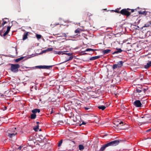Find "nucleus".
<instances>
[{
	"label": "nucleus",
	"mask_w": 151,
	"mask_h": 151,
	"mask_svg": "<svg viewBox=\"0 0 151 151\" xmlns=\"http://www.w3.org/2000/svg\"><path fill=\"white\" fill-rule=\"evenodd\" d=\"M139 9V7H138L137 9H133V13L135 12L136 15L133 16V22H134V23H139V20L138 19V15L140 14L144 15L145 16L146 15L147 12L145 11H141L138 10Z\"/></svg>",
	"instance_id": "obj_1"
},
{
	"label": "nucleus",
	"mask_w": 151,
	"mask_h": 151,
	"mask_svg": "<svg viewBox=\"0 0 151 151\" xmlns=\"http://www.w3.org/2000/svg\"><path fill=\"white\" fill-rule=\"evenodd\" d=\"M119 141L118 140H115L113 141H111L107 144L104 145L100 149L99 151H104L105 148L107 147L110 146H115L119 143Z\"/></svg>",
	"instance_id": "obj_2"
},
{
	"label": "nucleus",
	"mask_w": 151,
	"mask_h": 151,
	"mask_svg": "<svg viewBox=\"0 0 151 151\" xmlns=\"http://www.w3.org/2000/svg\"><path fill=\"white\" fill-rule=\"evenodd\" d=\"M23 67H25L26 68H29L27 67H11L10 68V70L13 73L17 72L19 70L20 71H24Z\"/></svg>",
	"instance_id": "obj_3"
},
{
	"label": "nucleus",
	"mask_w": 151,
	"mask_h": 151,
	"mask_svg": "<svg viewBox=\"0 0 151 151\" xmlns=\"http://www.w3.org/2000/svg\"><path fill=\"white\" fill-rule=\"evenodd\" d=\"M128 10H131V11L132 12V9H122L120 13L122 15L128 16L130 15L131 13L128 11Z\"/></svg>",
	"instance_id": "obj_4"
},
{
	"label": "nucleus",
	"mask_w": 151,
	"mask_h": 151,
	"mask_svg": "<svg viewBox=\"0 0 151 151\" xmlns=\"http://www.w3.org/2000/svg\"><path fill=\"white\" fill-rule=\"evenodd\" d=\"M138 23H137L138 24ZM137 23H134V24H133V35H135L138 32L139 30L137 28H139L138 26H137L136 24H135Z\"/></svg>",
	"instance_id": "obj_5"
},
{
	"label": "nucleus",
	"mask_w": 151,
	"mask_h": 151,
	"mask_svg": "<svg viewBox=\"0 0 151 151\" xmlns=\"http://www.w3.org/2000/svg\"><path fill=\"white\" fill-rule=\"evenodd\" d=\"M134 105L137 107H140L142 106V104L139 100H136L134 103Z\"/></svg>",
	"instance_id": "obj_6"
},
{
	"label": "nucleus",
	"mask_w": 151,
	"mask_h": 151,
	"mask_svg": "<svg viewBox=\"0 0 151 151\" xmlns=\"http://www.w3.org/2000/svg\"><path fill=\"white\" fill-rule=\"evenodd\" d=\"M118 122H119V124H117L116 122H115V123H116V124L114 123V124L116 125L117 127H118V129H122V128L120 127L121 126H122L123 125H124L125 124V122H123V121H118Z\"/></svg>",
	"instance_id": "obj_7"
},
{
	"label": "nucleus",
	"mask_w": 151,
	"mask_h": 151,
	"mask_svg": "<svg viewBox=\"0 0 151 151\" xmlns=\"http://www.w3.org/2000/svg\"><path fill=\"white\" fill-rule=\"evenodd\" d=\"M115 78L113 79V81H114L116 83H118L121 81V79L119 76L117 75L115 77Z\"/></svg>",
	"instance_id": "obj_8"
},
{
	"label": "nucleus",
	"mask_w": 151,
	"mask_h": 151,
	"mask_svg": "<svg viewBox=\"0 0 151 151\" xmlns=\"http://www.w3.org/2000/svg\"><path fill=\"white\" fill-rule=\"evenodd\" d=\"M132 45L131 43L129 42L127 43V48L126 49L127 50V53H129V51L131 50L132 48Z\"/></svg>",
	"instance_id": "obj_9"
},
{
	"label": "nucleus",
	"mask_w": 151,
	"mask_h": 151,
	"mask_svg": "<svg viewBox=\"0 0 151 151\" xmlns=\"http://www.w3.org/2000/svg\"><path fill=\"white\" fill-rule=\"evenodd\" d=\"M17 134V132L14 131L13 133H8V136L10 138H12L13 137H14Z\"/></svg>",
	"instance_id": "obj_10"
},
{
	"label": "nucleus",
	"mask_w": 151,
	"mask_h": 151,
	"mask_svg": "<svg viewBox=\"0 0 151 151\" xmlns=\"http://www.w3.org/2000/svg\"><path fill=\"white\" fill-rule=\"evenodd\" d=\"M64 107L66 111L70 110L71 107L68 104H64Z\"/></svg>",
	"instance_id": "obj_11"
},
{
	"label": "nucleus",
	"mask_w": 151,
	"mask_h": 151,
	"mask_svg": "<svg viewBox=\"0 0 151 151\" xmlns=\"http://www.w3.org/2000/svg\"><path fill=\"white\" fill-rule=\"evenodd\" d=\"M52 67H34L32 68L35 67L38 69H50Z\"/></svg>",
	"instance_id": "obj_12"
},
{
	"label": "nucleus",
	"mask_w": 151,
	"mask_h": 151,
	"mask_svg": "<svg viewBox=\"0 0 151 151\" xmlns=\"http://www.w3.org/2000/svg\"><path fill=\"white\" fill-rule=\"evenodd\" d=\"M142 91V90H141L139 89L138 88H137L136 90H134V91L133 93V94L135 96V94L138 93H140Z\"/></svg>",
	"instance_id": "obj_13"
},
{
	"label": "nucleus",
	"mask_w": 151,
	"mask_h": 151,
	"mask_svg": "<svg viewBox=\"0 0 151 151\" xmlns=\"http://www.w3.org/2000/svg\"><path fill=\"white\" fill-rule=\"evenodd\" d=\"M24 58H25L24 60L27 59L26 57H21L19 58H18L15 60V61L17 62H18L19 61H20Z\"/></svg>",
	"instance_id": "obj_14"
},
{
	"label": "nucleus",
	"mask_w": 151,
	"mask_h": 151,
	"mask_svg": "<svg viewBox=\"0 0 151 151\" xmlns=\"http://www.w3.org/2000/svg\"><path fill=\"white\" fill-rule=\"evenodd\" d=\"M29 33V32H26L24 33L23 37V40H25L27 38V36L28 35Z\"/></svg>",
	"instance_id": "obj_15"
},
{
	"label": "nucleus",
	"mask_w": 151,
	"mask_h": 151,
	"mask_svg": "<svg viewBox=\"0 0 151 151\" xmlns=\"http://www.w3.org/2000/svg\"><path fill=\"white\" fill-rule=\"evenodd\" d=\"M11 28V27L8 26L6 31L4 33L3 36H5L9 32Z\"/></svg>",
	"instance_id": "obj_16"
},
{
	"label": "nucleus",
	"mask_w": 151,
	"mask_h": 151,
	"mask_svg": "<svg viewBox=\"0 0 151 151\" xmlns=\"http://www.w3.org/2000/svg\"><path fill=\"white\" fill-rule=\"evenodd\" d=\"M32 112L33 113L35 114L37 113H40V110L39 109H36L32 110Z\"/></svg>",
	"instance_id": "obj_17"
},
{
	"label": "nucleus",
	"mask_w": 151,
	"mask_h": 151,
	"mask_svg": "<svg viewBox=\"0 0 151 151\" xmlns=\"http://www.w3.org/2000/svg\"><path fill=\"white\" fill-rule=\"evenodd\" d=\"M111 51L109 49H106L103 51V53L104 54H107L109 53Z\"/></svg>",
	"instance_id": "obj_18"
},
{
	"label": "nucleus",
	"mask_w": 151,
	"mask_h": 151,
	"mask_svg": "<svg viewBox=\"0 0 151 151\" xmlns=\"http://www.w3.org/2000/svg\"><path fill=\"white\" fill-rule=\"evenodd\" d=\"M4 19L5 20H3V23L2 24V25L3 26L5 24L9 22V20L7 18H5Z\"/></svg>",
	"instance_id": "obj_19"
},
{
	"label": "nucleus",
	"mask_w": 151,
	"mask_h": 151,
	"mask_svg": "<svg viewBox=\"0 0 151 151\" xmlns=\"http://www.w3.org/2000/svg\"><path fill=\"white\" fill-rule=\"evenodd\" d=\"M98 108L99 109H102V110H104L106 108V107L104 106H98Z\"/></svg>",
	"instance_id": "obj_20"
},
{
	"label": "nucleus",
	"mask_w": 151,
	"mask_h": 151,
	"mask_svg": "<svg viewBox=\"0 0 151 151\" xmlns=\"http://www.w3.org/2000/svg\"><path fill=\"white\" fill-rule=\"evenodd\" d=\"M122 50H121V49H117L116 51L114 52L113 53V54H115L116 53H120L122 52Z\"/></svg>",
	"instance_id": "obj_21"
},
{
	"label": "nucleus",
	"mask_w": 151,
	"mask_h": 151,
	"mask_svg": "<svg viewBox=\"0 0 151 151\" xmlns=\"http://www.w3.org/2000/svg\"><path fill=\"white\" fill-rule=\"evenodd\" d=\"M36 114L33 113L31 115V118L32 119H34L36 118Z\"/></svg>",
	"instance_id": "obj_22"
},
{
	"label": "nucleus",
	"mask_w": 151,
	"mask_h": 151,
	"mask_svg": "<svg viewBox=\"0 0 151 151\" xmlns=\"http://www.w3.org/2000/svg\"><path fill=\"white\" fill-rule=\"evenodd\" d=\"M99 58V57L98 56H96L93 57H92L90 58V60H93L97 59Z\"/></svg>",
	"instance_id": "obj_23"
},
{
	"label": "nucleus",
	"mask_w": 151,
	"mask_h": 151,
	"mask_svg": "<svg viewBox=\"0 0 151 151\" xmlns=\"http://www.w3.org/2000/svg\"><path fill=\"white\" fill-rule=\"evenodd\" d=\"M123 62L122 61H120L118 63V65H122ZM117 65L116 64H114L113 65V66H117Z\"/></svg>",
	"instance_id": "obj_24"
},
{
	"label": "nucleus",
	"mask_w": 151,
	"mask_h": 151,
	"mask_svg": "<svg viewBox=\"0 0 151 151\" xmlns=\"http://www.w3.org/2000/svg\"><path fill=\"white\" fill-rule=\"evenodd\" d=\"M79 148L80 150H82L84 149V147L82 145H79Z\"/></svg>",
	"instance_id": "obj_25"
},
{
	"label": "nucleus",
	"mask_w": 151,
	"mask_h": 151,
	"mask_svg": "<svg viewBox=\"0 0 151 151\" xmlns=\"http://www.w3.org/2000/svg\"><path fill=\"white\" fill-rule=\"evenodd\" d=\"M116 89V88L115 87H113L112 88V93H114L115 95H116V91H115Z\"/></svg>",
	"instance_id": "obj_26"
},
{
	"label": "nucleus",
	"mask_w": 151,
	"mask_h": 151,
	"mask_svg": "<svg viewBox=\"0 0 151 151\" xmlns=\"http://www.w3.org/2000/svg\"><path fill=\"white\" fill-rule=\"evenodd\" d=\"M151 25V21L148 22L147 23L145 24V27H149Z\"/></svg>",
	"instance_id": "obj_27"
},
{
	"label": "nucleus",
	"mask_w": 151,
	"mask_h": 151,
	"mask_svg": "<svg viewBox=\"0 0 151 151\" xmlns=\"http://www.w3.org/2000/svg\"><path fill=\"white\" fill-rule=\"evenodd\" d=\"M39 125H37L35 127H34V130L36 132L39 129Z\"/></svg>",
	"instance_id": "obj_28"
},
{
	"label": "nucleus",
	"mask_w": 151,
	"mask_h": 151,
	"mask_svg": "<svg viewBox=\"0 0 151 151\" xmlns=\"http://www.w3.org/2000/svg\"><path fill=\"white\" fill-rule=\"evenodd\" d=\"M84 109H85V110L86 111H87L88 112H89V111H90V110L91 109L90 108H89V107H84Z\"/></svg>",
	"instance_id": "obj_29"
},
{
	"label": "nucleus",
	"mask_w": 151,
	"mask_h": 151,
	"mask_svg": "<svg viewBox=\"0 0 151 151\" xmlns=\"http://www.w3.org/2000/svg\"><path fill=\"white\" fill-rule=\"evenodd\" d=\"M63 140L62 139L60 141H59L58 144V147H60L61 145L63 142Z\"/></svg>",
	"instance_id": "obj_30"
},
{
	"label": "nucleus",
	"mask_w": 151,
	"mask_h": 151,
	"mask_svg": "<svg viewBox=\"0 0 151 151\" xmlns=\"http://www.w3.org/2000/svg\"><path fill=\"white\" fill-rule=\"evenodd\" d=\"M36 37L38 39H40L41 37V35H40L36 34Z\"/></svg>",
	"instance_id": "obj_31"
},
{
	"label": "nucleus",
	"mask_w": 151,
	"mask_h": 151,
	"mask_svg": "<svg viewBox=\"0 0 151 151\" xmlns=\"http://www.w3.org/2000/svg\"><path fill=\"white\" fill-rule=\"evenodd\" d=\"M144 66H151V61H148L147 65Z\"/></svg>",
	"instance_id": "obj_32"
},
{
	"label": "nucleus",
	"mask_w": 151,
	"mask_h": 151,
	"mask_svg": "<svg viewBox=\"0 0 151 151\" xmlns=\"http://www.w3.org/2000/svg\"><path fill=\"white\" fill-rule=\"evenodd\" d=\"M73 58L72 57H70L69 58V59H68L67 60L65 61V62H63V63H60V64H57V65H59L60 64H61V63H64V62H66V61H68V60H70L71 59H72Z\"/></svg>",
	"instance_id": "obj_33"
},
{
	"label": "nucleus",
	"mask_w": 151,
	"mask_h": 151,
	"mask_svg": "<svg viewBox=\"0 0 151 151\" xmlns=\"http://www.w3.org/2000/svg\"><path fill=\"white\" fill-rule=\"evenodd\" d=\"M95 50H94L93 49H92L91 48H88V49H87L86 50H85V51H93Z\"/></svg>",
	"instance_id": "obj_34"
},
{
	"label": "nucleus",
	"mask_w": 151,
	"mask_h": 151,
	"mask_svg": "<svg viewBox=\"0 0 151 151\" xmlns=\"http://www.w3.org/2000/svg\"><path fill=\"white\" fill-rule=\"evenodd\" d=\"M62 54H66L69 56H70L72 55V53H66L65 52H64Z\"/></svg>",
	"instance_id": "obj_35"
},
{
	"label": "nucleus",
	"mask_w": 151,
	"mask_h": 151,
	"mask_svg": "<svg viewBox=\"0 0 151 151\" xmlns=\"http://www.w3.org/2000/svg\"><path fill=\"white\" fill-rule=\"evenodd\" d=\"M75 32L76 33H79L80 32V30L79 29H77L75 31Z\"/></svg>",
	"instance_id": "obj_36"
},
{
	"label": "nucleus",
	"mask_w": 151,
	"mask_h": 151,
	"mask_svg": "<svg viewBox=\"0 0 151 151\" xmlns=\"http://www.w3.org/2000/svg\"><path fill=\"white\" fill-rule=\"evenodd\" d=\"M53 50L52 48H48L46 51H51Z\"/></svg>",
	"instance_id": "obj_37"
},
{
	"label": "nucleus",
	"mask_w": 151,
	"mask_h": 151,
	"mask_svg": "<svg viewBox=\"0 0 151 151\" xmlns=\"http://www.w3.org/2000/svg\"><path fill=\"white\" fill-rule=\"evenodd\" d=\"M58 123L60 124H62L64 123V122L63 121H59L58 122Z\"/></svg>",
	"instance_id": "obj_38"
},
{
	"label": "nucleus",
	"mask_w": 151,
	"mask_h": 151,
	"mask_svg": "<svg viewBox=\"0 0 151 151\" xmlns=\"http://www.w3.org/2000/svg\"><path fill=\"white\" fill-rule=\"evenodd\" d=\"M62 36H66V34L65 33H62V35H60L59 37H62Z\"/></svg>",
	"instance_id": "obj_39"
},
{
	"label": "nucleus",
	"mask_w": 151,
	"mask_h": 151,
	"mask_svg": "<svg viewBox=\"0 0 151 151\" xmlns=\"http://www.w3.org/2000/svg\"><path fill=\"white\" fill-rule=\"evenodd\" d=\"M63 52H64L60 51L58 52V54H63L62 53H63Z\"/></svg>",
	"instance_id": "obj_40"
},
{
	"label": "nucleus",
	"mask_w": 151,
	"mask_h": 151,
	"mask_svg": "<svg viewBox=\"0 0 151 151\" xmlns=\"http://www.w3.org/2000/svg\"><path fill=\"white\" fill-rule=\"evenodd\" d=\"M117 67H112V69L113 70H114L116 68H117Z\"/></svg>",
	"instance_id": "obj_41"
},
{
	"label": "nucleus",
	"mask_w": 151,
	"mask_h": 151,
	"mask_svg": "<svg viewBox=\"0 0 151 151\" xmlns=\"http://www.w3.org/2000/svg\"><path fill=\"white\" fill-rule=\"evenodd\" d=\"M11 66H19V65H18V64H17V65L12 64Z\"/></svg>",
	"instance_id": "obj_42"
},
{
	"label": "nucleus",
	"mask_w": 151,
	"mask_h": 151,
	"mask_svg": "<svg viewBox=\"0 0 151 151\" xmlns=\"http://www.w3.org/2000/svg\"><path fill=\"white\" fill-rule=\"evenodd\" d=\"M151 131V129H148V130H147L146 132H150V131Z\"/></svg>",
	"instance_id": "obj_43"
},
{
	"label": "nucleus",
	"mask_w": 151,
	"mask_h": 151,
	"mask_svg": "<svg viewBox=\"0 0 151 151\" xmlns=\"http://www.w3.org/2000/svg\"><path fill=\"white\" fill-rule=\"evenodd\" d=\"M147 89H144L143 90V91H144V92L145 93V92H146V91H147Z\"/></svg>",
	"instance_id": "obj_44"
},
{
	"label": "nucleus",
	"mask_w": 151,
	"mask_h": 151,
	"mask_svg": "<svg viewBox=\"0 0 151 151\" xmlns=\"http://www.w3.org/2000/svg\"><path fill=\"white\" fill-rule=\"evenodd\" d=\"M86 124V123L84 122H83L81 124V125H83V124Z\"/></svg>",
	"instance_id": "obj_45"
},
{
	"label": "nucleus",
	"mask_w": 151,
	"mask_h": 151,
	"mask_svg": "<svg viewBox=\"0 0 151 151\" xmlns=\"http://www.w3.org/2000/svg\"><path fill=\"white\" fill-rule=\"evenodd\" d=\"M21 148H22V147L21 146H19L18 147V149L20 150L21 149Z\"/></svg>",
	"instance_id": "obj_46"
},
{
	"label": "nucleus",
	"mask_w": 151,
	"mask_h": 151,
	"mask_svg": "<svg viewBox=\"0 0 151 151\" xmlns=\"http://www.w3.org/2000/svg\"><path fill=\"white\" fill-rule=\"evenodd\" d=\"M145 68V69H148V68H149L150 67H144Z\"/></svg>",
	"instance_id": "obj_47"
},
{
	"label": "nucleus",
	"mask_w": 151,
	"mask_h": 151,
	"mask_svg": "<svg viewBox=\"0 0 151 151\" xmlns=\"http://www.w3.org/2000/svg\"><path fill=\"white\" fill-rule=\"evenodd\" d=\"M36 123L37 125H38L39 124H40V122H37Z\"/></svg>",
	"instance_id": "obj_48"
},
{
	"label": "nucleus",
	"mask_w": 151,
	"mask_h": 151,
	"mask_svg": "<svg viewBox=\"0 0 151 151\" xmlns=\"http://www.w3.org/2000/svg\"><path fill=\"white\" fill-rule=\"evenodd\" d=\"M54 65H43V66H54ZM40 66H42V65H40Z\"/></svg>",
	"instance_id": "obj_49"
},
{
	"label": "nucleus",
	"mask_w": 151,
	"mask_h": 151,
	"mask_svg": "<svg viewBox=\"0 0 151 151\" xmlns=\"http://www.w3.org/2000/svg\"><path fill=\"white\" fill-rule=\"evenodd\" d=\"M113 11H114L115 12H117V13H118L119 12L117 11H116V10H112Z\"/></svg>",
	"instance_id": "obj_50"
},
{
	"label": "nucleus",
	"mask_w": 151,
	"mask_h": 151,
	"mask_svg": "<svg viewBox=\"0 0 151 151\" xmlns=\"http://www.w3.org/2000/svg\"><path fill=\"white\" fill-rule=\"evenodd\" d=\"M59 23H56L55 24V26H56L57 25H59Z\"/></svg>",
	"instance_id": "obj_51"
},
{
	"label": "nucleus",
	"mask_w": 151,
	"mask_h": 151,
	"mask_svg": "<svg viewBox=\"0 0 151 151\" xmlns=\"http://www.w3.org/2000/svg\"><path fill=\"white\" fill-rule=\"evenodd\" d=\"M53 109H52V111H53ZM52 112H52V111H51V112L50 114H52Z\"/></svg>",
	"instance_id": "obj_52"
},
{
	"label": "nucleus",
	"mask_w": 151,
	"mask_h": 151,
	"mask_svg": "<svg viewBox=\"0 0 151 151\" xmlns=\"http://www.w3.org/2000/svg\"><path fill=\"white\" fill-rule=\"evenodd\" d=\"M143 123V124H145V123H147V122H144Z\"/></svg>",
	"instance_id": "obj_53"
},
{
	"label": "nucleus",
	"mask_w": 151,
	"mask_h": 151,
	"mask_svg": "<svg viewBox=\"0 0 151 151\" xmlns=\"http://www.w3.org/2000/svg\"><path fill=\"white\" fill-rule=\"evenodd\" d=\"M60 68L61 69H63L64 68L63 67H62V68Z\"/></svg>",
	"instance_id": "obj_54"
},
{
	"label": "nucleus",
	"mask_w": 151,
	"mask_h": 151,
	"mask_svg": "<svg viewBox=\"0 0 151 151\" xmlns=\"http://www.w3.org/2000/svg\"><path fill=\"white\" fill-rule=\"evenodd\" d=\"M124 73L125 74H126V72H124Z\"/></svg>",
	"instance_id": "obj_55"
},
{
	"label": "nucleus",
	"mask_w": 151,
	"mask_h": 151,
	"mask_svg": "<svg viewBox=\"0 0 151 151\" xmlns=\"http://www.w3.org/2000/svg\"><path fill=\"white\" fill-rule=\"evenodd\" d=\"M72 150L71 149H69V150Z\"/></svg>",
	"instance_id": "obj_56"
},
{
	"label": "nucleus",
	"mask_w": 151,
	"mask_h": 151,
	"mask_svg": "<svg viewBox=\"0 0 151 151\" xmlns=\"http://www.w3.org/2000/svg\"><path fill=\"white\" fill-rule=\"evenodd\" d=\"M145 117H142V118H145Z\"/></svg>",
	"instance_id": "obj_57"
},
{
	"label": "nucleus",
	"mask_w": 151,
	"mask_h": 151,
	"mask_svg": "<svg viewBox=\"0 0 151 151\" xmlns=\"http://www.w3.org/2000/svg\"><path fill=\"white\" fill-rule=\"evenodd\" d=\"M57 68L58 69V67H57Z\"/></svg>",
	"instance_id": "obj_58"
},
{
	"label": "nucleus",
	"mask_w": 151,
	"mask_h": 151,
	"mask_svg": "<svg viewBox=\"0 0 151 151\" xmlns=\"http://www.w3.org/2000/svg\"><path fill=\"white\" fill-rule=\"evenodd\" d=\"M40 131H41V129H40Z\"/></svg>",
	"instance_id": "obj_59"
},
{
	"label": "nucleus",
	"mask_w": 151,
	"mask_h": 151,
	"mask_svg": "<svg viewBox=\"0 0 151 151\" xmlns=\"http://www.w3.org/2000/svg\"><path fill=\"white\" fill-rule=\"evenodd\" d=\"M134 72H135V71H135V70H134Z\"/></svg>",
	"instance_id": "obj_60"
},
{
	"label": "nucleus",
	"mask_w": 151,
	"mask_h": 151,
	"mask_svg": "<svg viewBox=\"0 0 151 151\" xmlns=\"http://www.w3.org/2000/svg\"><path fill=\"white\" fill-rule=\"evenodd\" d=\"M14 129H16V128H14Z\"/></svg>",
	"instance_id": "obj_61"
}]
</instances>
